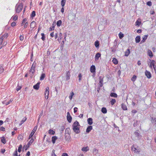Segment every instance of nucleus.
Masks as SVG:
<instances>
[{
	"instance_id": "1",
	"label": "nucleus",
	"mask_w": 156,
	"mask_h": 156,
	"mask_svg": "<svg viewBox=\"0 0 156 156\" xmlns=\"http://www.w3.org/2000/svg\"><path fill=\"white\" fill-rule=\"evenodd\" d=\"M23 6V3H20L18 5H16L15 7L16 12L19 13L22 11Z\"/></svg>"
},
{
	"instance_id": "2",
	"label": "nucleus",
	"mask_w": 156,
	"mask_h": 156,
	"mask_svg": "<svg viewBox=\"0 0 156 156\" xmlns=\"http://www.w3.org/2000/svg\"><path fill=\"white\" fill-rule=\"evenodd\" d=\"M134 134L136 137H137L138 140L140 139L142 137V136L140 134V131L136 130L134 133Z\"/></svg>"
},
{
	"instance_id": "3",
	"label": "nucleus",
	"mask_w": 156,
	"mask_h": 156,
	"mask_svg": "<svg viewBox=\"0 0 156 156\" xmlns=\"http://www.w3.org/2000/svg\"><path fill=\"white\" fill-rule=\"evenodd\" d=\"M37 126H35L34 127V129L32 130L31 132L30 133V135L29 136V137L28 138L29 140H30L31 138L33 137L34 133L36 131L37 129Z\"/></svg>"
},
{
	"instance_id": "4",
	"label": "nucleus",
	"mask_w": 156,
	"mask_h": 156,
	"mask_svg": "<svg viewBox=\"0 0 156 156\" xmlns=\"http://www.w3.org/2000/svg\"><path fill=\"white\" fill-rule=\"evenodd\" d=\"M73 129L75 132L77 134H78L80 132L79 126H72Z\"/></svg>"
},
{
	"instance_id": "5",
	"label": "nucleus",
	"mask_w": 156,
	"mask_h": 156,
	"mask_svg": "<svg viewBox=\"0 0 156 156\" xmlns=\"http://www.w3.org/2000/svg\"><path fill=\"white\" fill-rule=\"evenodd\" d=\"M34 140L33 138H32L31 140H30V141L28 142L26 146L25 147V150H27L28 148L30 147V146L34 141Z\"/></svg>"
},
{
	"instance_id": "6",
	"label": "nucleus",
	"mask_w": 156,
	"mask_h": 156,
	"mask_svg": "<svg viewBox=\"0 0 156 156\" xmlns=\"http://www.w3.org/2000/svg\"><path fill=\"white\" fill-rule=\"evenodd\" d=\"M35 70L34 69H30L29 70V74L30 76V78H32L33 77Z\"/></svg>"
},
{
	"instance_id": "7",
	"label": "nucleus",
	"mask_w": 156,
	"mask_h": 156,
	"mask_svg": "<svg viewBox=\"0 0 156 156\" xmlns=\"http://www.w3.org/2000/svg\"><path fill=\"white\" fill-rule=\"evenodd\" d=\"M67 119L69 123H70L72 121V117L70 115L69 112H67Z\"/></svg>"
},
{
	"instance_id": "8",
	"label": "nucleus",
	"mask_w": 156,
	"mask_h": 156,
	"mask_svg": "<svg viewBox=\"0 0 156 156\" xmlns=\"http://www.w3.org/2000/svg\"><path fill=\"white\" fill-rule=\"evenodd\" d=\"M90 72L92 73H95L96 68L94 65H92L90 68Z\"/></svg>"
},
{
	"instance_id": "9",
	"label": "nucleus",
	"mask_w": 156,
	"mask_h": 156,
	"mask_svg": "<svg viewBox=\"0 0 156 156\" xmlns=\"http://www.w3.org/2000/svg\"><path fill=\"white\" fill-rule=\"evenodd\" d=\"M145 75L147 78L150 79L151 77V75L150 72L146 70L145 71Z\"/></svg>"
},
{
	"instance_id": "10",
	"label": "nucleus",
	"mask_w": 156,
	"mask_h": 156,
	"mask_svg": "<svg viewBox=\"0 0 156 156\" xmlns=\"http://www.w3.org/2000/svg\"><path fill=\"white\" fill-rule=\"evenodd\" d=\"M93 129L92 126H89L87 128L86 132L87 133H89L90 131Z\"/></svg>"
},
{
	"instance_id": "11",
	"label": "nucleus",
	"mask_w": 156,
	"mask_h": 156,
	"mask_svg": "<svg viewBox=\"0 0 156 156\" xmlns=\"http://www.w3.org/2000/svg\"><path fill=\"white\" fill-rule=\"evenodd\" d=\"M40 83L39 82H38L37 84H36L35 85H34L33 86V88H34L36 90H38L39 88V85Z\"/></svg>"
},
{
	"instance_id": "12",
	"label": "nucleus",
	"mask_w": 156,
	"mask_h": 156,
	"mask_svg": "<svg viewBox=\"0 0 156 156\" xmlns=\"http://www.w3.org/2000/svg\"><path fill=\"white\" fill-rule=\"evenodd\" d=\"M87 121L88 124L90 126L93 123V119L92 118H90L87 119Z\"/></svg>"
},
{
	"instance_id": "13",
	"label": "nucleus",
	"mask_w": 156,
	"mask_h": 156,
	"mask_svg": "<svg viewBox=\"0 0 156 156\" xmlns=\"http://www.w3.org/2000/svg\"><path fill=\"white\" fill-rule=\"evenodd\" d=\"M101 56V54L99 52H98L96 54L95 57V59L96 60H98L99 58Z\"/></svg>"
},
{
	"instance_id": "14",
	"label": "nucleus",
	"mask_w": 156,
	"mask_h": 156,
	"mask_svg": "<svg viewBox=\"0 0 156 156\" xmlns=\"http://www.w3.org/2000/svg\"><path fill=\"white\" fill-rule=\"evenodd\" d=\"M147 53L148 55L149 56L150 58H152L153 55L152 51L149 49Z\"/></svg>"
},
{
	"instance_id": "15",
	"label": "nucleus",
	"mask_w": 156,
	"mask_h": 156,
	"mask_svg": "<svg viewBox=\"0 0 156 156\" xmlns=\"http://www.w3.org/2000/svg\"><path fill=\"white\" fill-rule=\"evenodd\" d=\"M151 119V122L152 123H154V125L156 126V117L154 118L152 117Z\"/></svg>"
},
{
	"instance_id": "16",
	"label": "nucleus",
	"mask_w": 156,
	"mask_h": 156,
	"mask_svg": "<svg viewBox=\"0 0 156 156\" xmlns=\"http://www.w3.org/2000/svg\"><path fill=\"white\" fill-rule=\"evenodd\" d=\"M66 77L67 80H69L70 79V73L69 71H68L66 72Z\"/></svg>"
},
{
	"instance_id": "17",
	"label": "nucleus",
	"mask_w": 156,
	"mask_h": 156,
	"mask_svg": "<svg viewBox=\"0 0 156 156\" xmlns=\"http://www.w3.org/2000/svg\"><path fill=\"white\" fill-rule=\"evenodd\" d=\"M56 21L55 20L53 23L52 24V28H50L49 29V31H51V30H54V28L55 27V23H56Z\"/></svg>"
},
{
	"instance_id": "18",
	"label": "nucleus",
	"mask_w": 156,
	"mask_h": 156,
	"mask_svg": "<svg viewBox=\"0 0 156 156\" xmlns=\"http://www.w3.org/2000/svg\"><path fill=\"white\" fill-rule=\"evenodd\" d=\"M148 35H145L143 37L142 40L141 41V43H143L145 42L146 40L147 39Z\"/></svg>"
},
{
	"instance_id": "19",
	"label": "nucleus",
	"mask_w": 156,
	"mask_h": 156,
	"mask_svg": "<svg viewBox=\"0 0 156 156\" xmlns=\"http://www.w3.org/2000/svg\"><path fill=\"white\" fill-rule=\"evenodd\" d=\"M36 63L35 62V61H34L33 64H32L30 69H34V70H35V69L36 67Z\"/></svg>"
},
{
	"instance_id": "20",
	"label": "nucleus",
	"mask_w": 156,
	"mask_h": 156,
	"mask_svg": "<svg viewBox=\"0 0 156 156\" xmlns=\"http://www.w3.org/2000/svg\"><path fill=\"white\" fill-rule=\"evenodd\" d=\"M140 40V36H137L135 38V41L136 43H139Z\"/></svg>"
},
{
	"instance_id": "21",
	"label": "nucleus",
	"mask_w": 156,
	"mask_h": 156,
	"mask_svg": "<svg viewBox=\"0 0 156 156\" xmlns=\"http://www.w3.org/2000/svg\"><path fill=\"white\" fill-rule=\"evenodd\" d=\"M121 107L122 109L124 110H126L127 109L126 105L123 103L121 104Z\"/></svg>"
},
{
	"instance_id": "22",
	"label": "nucleus",
	"mask_w": 156,
	"mask_h": 156,
	"mask_svg": "<svg viewBox=\"0 0 156 156\" xmlns=\"http://www.w3.org/2000/svg\"><path fill=\"white\" fill-rule=\"evenodd\" d=\"M135 23L136 26H139L141 24L140 19L139 18L138 19V20Z\"/></svg>"
},
{
	"instance_id": "23",
	"label": "nucleus",
	"mask_w": 156,
	"mask_h": 156,
	"mask_svg": "<svg viewBox=\"0 0 156 156\" xmlns=\"http://www.w3.org/2000/svg\"><path fill=\"white\" fill-rule=\"evenodd\" d=\"M36 22L34 21H32L30 25V27L32 28H34L36 26Z\"/></svg>"
},
{
	"instance_id": "24",
	"label": "nucleus",
	"mask_w": 156,
	"mask_h": 156,
	"mask_svg": "<svg viewBox=\"0 0 156 156\" xmlns=\"http://www.w3.org/2000/svg\"><path fill=\"white\" fill-rule=\"evenodd\" d=\"M130 51L129 49H127L126 51L125 52V56H128L130 53Z\"/></svg>"
},
{
	"instance_id": "25",
	"label": "nucleus",
	"mask_w": 156,
	"mask_h": 156,
	"mask_svg": "<svg viewBox=\"0 0 156 156\" xmlns=\"http://www.w3.org/2000/svg\"><path fill=\"white\" fill-rule=\"evenodd\" d=\"M94 44L96 48H98L100 45L99 41L98 40H97L95 42Z\"/></svg>"
},
{
	"instance_id": "26",
	"label": "nucleus",
	"mask_w": 156,
	"mask_h": 156,
	"mask_svg": "<svg viewBox=\"0 0 156 156\" xmlns=\"http://www.w3.org/2000/svg\"><path fill=\"white\" fill-rule=\"evenodd\" d=\"M57 139V137L56 136H53L52 138V143L54 144L56 140Z\"/></svg>"
},
{
	"instance_id": "27",
	"label": "nucleus",
	"mask_w": 156,
	"mask_h": 156,
	"mask_svg": "<svg viewBox=\"0 0 156 156\" xmlns=\"http://www.w3.org/2000/svg\"><path fill=\"white\" fill-rule=\"evenodd\" d=\"M65 138L66 141L69 142L70 139V135H66L65 136Z\"/></svg>"
},
{
	"instance_id": "28",
	"label": "nucleus",
	"mask_w": 156,
	"mask_h": 156,
	"mask_svg": "<svg viewBox=\"0 0 156 156\" xmlns=\"http://www.w3.org/2000/svg\"><path fill=\"white\" fill-rule=\"evenodd\" d=\"M110 96L111 97H114V98H117V95L116 93L111 92L110 94Z\"/></svg>"
},
{
	"instance_id": "29",
	"label": "nucleus",
	"mask_w": 156,
	"mask_h": 156,
	"mask_svg": "<svg viewBox=\"0 0 156 156\" xmlns=\"http://www.w3.org/2000/svg\"><path fill=\"white\" fill-rule=\"evenodd\" d=\"M112 62L115 65L117 64L118 63L117 59L115 58H113Z\"/></svg>"
},
{
	"instance_id": "30",
	"label": "nucleus",
	"mask_w": 156,
	"mask_h": 156,
	"mask_svg": "<svg viewBox=\"0 0 156 156\" xmlns=\"http://www.w3.org/2000/svg\"><path fill=\"white\" fill-rule=\"evenodd\" d=\"M101 111L104 114H105L107 112V110L106 108L105 107H103L101 108Z\"/></svg>"
},
{
	"instance_id": "31",
	"label": "nucleus",
	"mask_w": 156,
	"mask_h": 156,
	"mask_svg": "<svg viewBox=\"0 0 156 156\" xmlns=\"http://www.w3.org/2000/svg\"><path fill=\"white\" fill-rule=\"evenodd\" d=\"M114 45L112 47V48H117L116 46L117 45V41L116 40H115L113 42Z\"/></svg>"
},
{
	"instance_id": "32",
	"label": "nucleus",
	"mask_w": 156,
	"mask_h": 156,
	"mask_svg": "<svg viewBox=\"0 0 156 156\" xmlns=\"http://www.w3.org/2000/svg\"><path fill=\"white\" fill-rule=\"evenodd\" d=\"M49 88L47 87L46 88L45 91V95H49Z\"/></svg>"
},
{
	"instance_id": "33",
	"label": "nucleus",
	"mask_w": 156,
	"mask_h": 156,
	"mask_svg": "<svg viewBox=\"0 0 156 156\" xmlns=\"http://www.w3.org/2000/svg\"><path fill=\"white\" fill-rule=\"evenodd\" d=\"M70 129L69 128H67L65 130V133H67L68 135L70 134Z\"/></svg>"
},
{
	"instance_id": "34",
	"label": "nucleus",
	"mask_w": 156,
	"mask_h": 156,
	"mask_svg": "<svg viewBox=\"0 0 156 156\" xmlns=\"http://www.w3.org/2000/svg\"><path fill=\"white\" fill-rule=\"evenodd\" d=\"M45 77V74L44 73H42L41 74V75L40 77V80H44Z\"/></svg>"
},
{
	"instance_id": "35",
	"label": "nucleus",
	"mask_w": 156,
	"mask_h": 156,
	"mask_svg": "<svg viewBox=\"0 0 156 156\" xmlns=\"http://www.w3.org/2000/svg\"><path fill=\"white\" fill-rule=\"evenodd\" d=\"M116 102V100L115 99L112 98L110 103L112 105H114Z\"/></svg>"
},
{
	"instance_id": "36",
	"label": "nucleus",
	"mask_w": 156,
	"mask_h": 156,
	"mask_svg": "<svg viewBox=\"0 0 156 156\" xmlns=\"http://www.w3.org/2000/svg\"><path fill=\"white\" fill-rule=\"evenodd\" d=\"M62 22L61 20H59L57 21L56 23V24L58 27H60L62 24Z\"/></svg>"
},
{
	"instance_id": "37",
	"label": "nucleus",
	"mask_w": 156,
	"mask_h": 156,
	"mask_svg": "<svg viewBox=\"0 0 156 156\" xmlns=\"http://www.w3.org/2000/svg\"><path fill=\"white\" fill-rule=\"evenodd\" d=\"M104 77L100 76L99 77V83H103Z\"/></svg>"
},
{
	"instance_id": "38",
	"label": "nucleus",
	"mask_w": 156,
	"mask_h": 156,
	"mask_svg": "<svg viewBox=\"0 0 156 156\" xmlns=\"http://www.w3.org/2000/svg\"><path fill=\"white\" fill-rule=\"evenodd\" d=\"M48 133L49 134L54 135L55 133V132L53 130L50 129L49 130Z\"/></svg>"
},
{
	"instance_id": "39",
	"label": "nucleus",
	"mask_w": 156,
	"mask_h": 156,
	"mask_svg": "<svg viewBox=\"0 0 156 156\" xmlns=\"http://www.w3.org/2000/svg\"><path fill=\"white\" fill-rule=\"evenodd\" d=\"M36 15V12L35 11H32L31 14H30V16L31 18H33Z\"/></svg>"
},
{
	"instance_id": "40",
	"label": "nucleus",
	"mask_w": 156,
	"mask_h": 156,
	"mask_svg": "<svg viewBox=\"0 0 156 156\" xmlns=\"http://www.w3.org/2000/svg\"><path fill=\"white\" fill-rule=\"evenodd\" d=\"M66 1V0H62L61 1V5L62 7H63L64 6Z\"/></svg>"
},
{
	"instance_id": "41",
	"label": "nucleus",
	"mask_w": 156,
	"mask_h": 156,
	"mask_svg": "<svg viewBox=\"0 0 156 156\" xmlns=\"http://www.w3.org/2000/svg\"><path fill=\"white\" fill-rule=\"evenodd\" d=\"M139 122L137 120H136L135 122H134L133 123V125L134 126H137V125H139Z\"/></svg>"
},
{
	"instance_id": "42",
	"label": "nucleus",
	"mask_w": 156,
	"mask_h": 156,
	"mask_svg": "<svg viewBox=\"0 0 156 156\" xmlns=\"http://www.w3.org/2000/svg\"><path fill=\"white\" fill-rule=\"evenodd\" d=\"M80 126V125L79 124V122L77 121H76L75 122H74L73 123V126Z\"/></svg>"
},
{
	"instance_id": "43",
	"label": "nucleus",
	"mask_w": 156,
	"mask_h": 156,
	"mask_svg": "<svg viewBox=\"0 0 156 156\" xmlns=\"http://www.w3.org/2000/svg\"><path fill=\"white\" fill-rule=\"evenodd\" d=\"M70 95L69 96V98L70 100H71L73 96L74 95V93L72 91L70 93Z\"/></svg>"
},
{
	"instance_id": "44",
	"label": "nucleus",
	"mask_w": 156,
	"mask_h": 156,
	"mask_svg": "<svg viewBox=\"0 0 156 156\" xmlns=\"http://www.w3.org/2000/svg\"><path fill=\"white\" fill-rule=\"evenodd\" d=\"M119 36L120 39H122L124 36V34L120 32L119 34Z\"/></svg>"
},
{
	"instance_id": "45",
	"label": "nucleus",
	"mask_w": 156,
	"mask_h": 156,
	"mask_svg": "<svg viewBox=\"0 0 156 156\" xmlns=\"http://www.w3.org/2000/svg\"><path fill=\"white\" fill-rule=\"evenodd\" d=\"M136 76L135 75H134L131 79V80L133 82H134L136 79Z\"/></svg>"
},
{
	"instance_id": "46",
	"label": "nucleus",
	"mask_w": 156,
	"mask_h": 156,
	"mask_svg": "<svg viewBox=\"0 0 156 156\" xmlns=\"http://www.w3.org/2000/svg\"><path fill=\"white\" fill-rule=\"evenodd\" d=\"M27 20L26 18L23 19V20L22 23H21V26L23 25L27 21Z\"/></svg>"
},
{
	"instance_id": "47",
	"label": "nucleus",
	"mask_w": 156,
	"mask_h": 156,
	"mask_svg": "<svg viewBox=\"0 0 156 156\" xmlns=\"http://www.w3.org/2000/svg\"><path fill=\"white\" fill-rule=\"evenodd\" d=\"M4 71L3 67L1 66H0V74L2 73Z\"/></svg>"
},
{
	"instance_id": "48",
	"label": "nucleus",
	"mask_w": 156,
	"mask_h": 156,
	"mask_svg": "<svg viewBox=\"0 0 156 156\" xmlns=\"http://www.w3.org/2000/svg\"><path fill=\"white\" fill-rule=\"evenodd\" d=\"M1 142L2 143L4 144H5L6 143L5 139L4 137H2L1 139Z\"/></svg>"
},
{
	"instance_id": "49",
	"label": "nucleus",
	"mask_w": 156,
	"mask_h": 156,
	"mask_svg": "<svg viewBox=\"0 0 156 156\" xmlns=\"http://www.w3.org/2000/svg\"><path fill=\"white\" fill-rule=\"evenodd\" d=\"M136 150V148L134 147V145H133L131 147V150L135 153Z\"/></svg>"
},
{
	"instance_id": "50",
	"label": "nucleus",
	"mask_w": 156,
	"mask_h": 156,
	"mask_svg": "<svg viewBox=\"0 0 156 156\" xmlns=\"http://www.w3.org/2000/svg\"><path fill=\"white\" fill-rule=\"evenodd\" d=\"M149 62H151V64L153 66H155L154 63H155V62L154 60H151V59H149Z\"/></svg>"
},
{
	"instance_id": "51",
	"label": "nucleus",
	"mask_w": 156,
	"mask_h": 156,
	"mask_svg": "<svg viewBox=\"0 0 156 156\" xmlns=\"http://www.w3.org/2000/svg\"><path fill=\"white\" fill-rule=\"evenodd\" d=\"M22 145L21 144H20L18 148V151L20 153L21 151V149L22 148Z\"/></svg>"
},
{
	"instance_id": "52",
	"label": "nucleus",
	"mask_w": 156,
	"mask_h": 156,
	"mask_svg": "<svg viewBox=\"0 0 156 156\" xmlns=\"http://www.w3.org/2000/svg\"><path fill=\"white\" fill-rule=\"evenodd\" d=\"M41 35L42 36L41 39L43 41H44L45 39V35L44 33H41Z\"/></svg>"
},
{
	"instance_id": "53",
	"label": "nucleus",
	"mask_w": 156,
	"mask_h": 156,
	"mask_svg": "<svg viewBox=\"0 0 156 156\" xmlns=\"http://www.w3.org/2000/svg\"><path fill=\"white\" fill-rule=\"evenodd\" d=\"M87 148H88V147H83L82 149V150L83 151H87L88 150V149H87Z\"/></svg>"
},
{
	"instance_id": "54",
	"label": "nucleus",
	"mask_w": 156,
	"mask_h": 156,
	"mask_svg": "<svg viewBox=\"0 0 156 156\" xmlns=\"http://www.w3.org/2000/svg\"><path fill=\"white\" fill-rule=\"evenodd\" d=\"M18 140H22L23 139V136L22 135L20 134L18 136Z\"/></svg>"
},
{
	"instance_id": "55",
	"label": "nucleus",
	"mask_w": 156,
	"mask_h": 156,
	"mask_svg": "<svg viewBox=\"0 0 156 156\" xmlns=\"http://www.w3.org/2000/svg\"><path fill=\"white\" fill-rule=\"evenodd\" d=\"M82 75L81 73H80L78 75L79 80L80 81L81 80V78L82 77Z\"/></svg>"
},
{
	"instance_id": "56",
	"label": "nucleus",
	"mask_w": 156,
	"mask_h": 156,
	"mask_svg": "<svg viewBox=\"0 0 156 156\" xmlns=\"http://www.w3.org/2000/svg\"><path fill=\"white\" fill-rule=\"evenodd\" d=\"M17 18H18L17 16L16 15L14 16H13L12 19H13V20H14V21H16L17 20Z\"/></svg>"
},
{
	"instance_id": "57",
	"label": "nucleus",
	"mask_w": 156,
	"mask_h": 156,
	"mask_svg": "<svg viewBox=\"0 0 156 156\" xmlns=\"http://www.w3.org/2000/svg\"><path fill=\"white\" fill-rule=\"evenodd\" d=\"M27 119V118L26 117H24L21 121V123H23Z\"/></svg>"
},
{
	"instance_id": "58",
	"label": "nucleus",
	"mask_w": 156,
	"mask_h": 156,
	"mask_svg": "<svg viewBox=\"0 0 156 156\" xmlns=\"http://www.w3.org/2000/svg\"><path fill=\"white\" fill-rule=\"evenodd\" d=\"M13 155H14V156H18L17 149H16L15 151H14V153L13 154Z\"/></svg>"
},
{
	"instance_id": "59",
	"label": "nucleus",
	"mask_w": 156,
	"mask_h": 156,
	"mask_svg": "<svg viewBox=\"0 0 156 156\" xmlns=\"http://www.w3.org/2000/svg\"><path fill=\"white\" fill-rule=\"evenodd\" d=\"M13 101V99H11L9 101L7 102L6 103V105H8L11 102Z\"/></svg>"
},
{
	"instance_id": "60",
	"label": "nucleus",
	"mask_w": 156,
	"mask_h": 156,
	"mask_svg": "<svg viewBox=\"0 0 156 156\" xmlns=\"http://www.w3.org/2000/svg\"><path fill=\"white\" fill-rule=\"evenodd\" d=\"M65 129V126H62L60 129V131L61 133H62V132L64 131Z\"/></svg>"
},
{
	"instance_id": "61",
	"label": "nucleus",
	"mask_w": 156,
	"mask_h": 156,
	"mask_svg": "<svg viewBox=\"0 0 156 156\" xmlns=\"http://www.w3.org/2000/svg\"><path fill=\"white\" fill-rule=\"evenodd\" d=\"M147 4L149 6H151L152 5V3L151 1H148L147 2Z\"/></svg>"
},
{
	"instance_id": "62",
	"label": "nucleus",
	"mask_w": 156,
	"mask_h": 156,
	"mask_svg": "<svg viewBox=\"0 0 156 156\" xmlns=\"http://www.w3.org/2000/svg\"><path fill=\"white\" fill-rule=\"evenodd\" d=\"M5 129L4 127H3V126H1L0 128V130L2 131H5Z\"/></svg>"
},
{
	"instance_id": "63",
	"label": "nucleus",
	"mask_w": 156,
	"mask_h": 156,
	"mask_svg": "<svg viewBox=\"0 0 156 156\" xmlns=\"http://www.w3.org/2000/svg\"><path fill=\"white\" fill-rule=\"evenodd\" d=\"M28 25V22L27 21L24 24V28H27Z\"/></svg>"
},
{
	"instance_id": "64",
	"label": "nucleus",
	"mask_w": 156,
	"mask_h": 156,
	"mask_svg": "<svg viewBox=\"0 0 156 156\" xmlns=\"http://www.w3.org/2000/svg\"><path fill=\"white\" fill-rule=\"evenodd\" d=\"M19 39L20 41H23L24 39V37L23 36L21 35L19 37Z\"/></svg>"
}]
</instances>
